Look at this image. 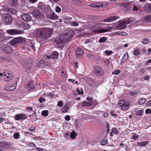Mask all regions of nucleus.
<instances>
[{
	"mask_svg": "<svg viewBox=\"0 0 151 151\" xmlns=\"http://www.w3.org/2000/svg\"><path fill=\"white\" fill-rule=\"evenodd\" d=\"M53 32V29L52 28H44L37 31L36 36L39 39L45 40L51 36Z\"/></svg>",
	"mask_w": 151,
	"mask_h": 151,
	"instance_id": "f257e3e1",
	"label": "nucleus"
},
{
	"mask_svg": "<svg viewBox=\"0 0 151 151\" xmlns=\"http://www.w3.org/2000/svg\"><path fill=\"white\" fill-rule=\"evenodd\" d=\"M6 32L7 33L11 35L21 34L23 33V31L19 29L17 30L13 29L6 30Z\"/></svg>",
	"mask_w": 151,
	"mask_h": 151,
	"instance_id": "f03ea898",
	"label": "nucleus"
},
{
	"mask_svg": "<svg viewBox=\"0 0 151 151\" xmlns=\"http://www.w3.org/2000/svg\"><path fill=\"white\" fill-rule=\"evenodd\" d=\"M3 20L4 22L7 24H10L12 21V18L10 15L8 14H5L3 15Z\"/></svg>",
	"mask_w": 151,
	"mask_h": 151,
	"instance_id": "7ed1b4c3",
	"label": "nucleus"
},
{
	"mask_svg": "<svg viewBox=\"0 0 151 151\" xmlns=\"http://www.w3.org/2000/svg\"><path fill=\"white\" fill-rule=\"evenodd\" d=\"M94 73L95 75L100 76L104 74V71L101 67L97 66L95 68Z\"/></svg>",
	"mask_w": 151,
	"mask_h": 151,
	"instance_id": "20e7f679",
	"label": "nucleus"
},
{
	"mask_svg": "<svg viewBox=\"0 0 151 151\" xmlns=\"http://www.w3.org/2000/svg\"><path fill=\"white\" fill-rule=\"evenodd\" d=\"M69 41L68 39H66V37H63L62 36L60 37L59 40H56L57 45H58L59 46H61L62 43H64L66 42Z\"/></svg>",
	"mask_w": 151,
	"mask_h": 151,
	"instance_id": "39448f33",
	"label": "nucleus"
},
{
	"mask_svg": "<svg viewBox=\"0 0 151 151\" xmlns=\"http://www.w3.org/2000/svg\"><path fill=\"white\" fill-rule=\"evenodd\" d=\"M128 24L127 20L124 21L119 23L116 25V29H124L127 27V25Z\"/></svg>",
	"mask_w": 151,
	"mask_h": 151,
	"instance_id": "423d86ee",
	"label": "nucleus"
},
{
	"mask_svg": "<svg viewBox=\"0 0 151 151\" xmlns=\"http://www.w3.org/2000/svg\"><path fill=\"white\" fill-rule=\"evenodd\" d=\"M22 41V40L20 38L17 37L11 40L9 42V43L12 46H14Z\"/></svg>",
	"mask_w": 151,
	"mask_h": 151,
	"instance_id": "0eeeda50",
	"label": "nucleus"
},
{
	"mask_svg": "<svg viewBox=\"0 0 151 151\" xmlns=\"http://www.w3.org/2000/svg\"><path fill=\"white\" fill-rule=\"evenodd\" d=\"M0 76H7V78L8 79V80H6L7 81L9 82L10 81H11V83H13L14 82V80L13 79V77L12 75H11L9 73H8L7 75L6 74H4V73H0Z\"/></svg>",
	"mask_w": 151,
	"mask_h": 151,
	"instance_id": "6e6552de",
	"label": "nucleus"
},
{
	"mask_svg": "<svg viewBox=\"0 0 151 151\" xmlns=\"http://www.w3.org/2000/svg\"><path fill=\"white\" fill-rule=\"evenodd\" d=\"M113 28L110 27H107L105 28H101L96 29V32L99 33H102L109 32L110 30L113 29Z\"/></svg>",
	"mask_w": 151,
	"mask_h": 151,
	"instance_id": "1a4fd4ad",
	"label": "nucleus"
},
{
	"mask_svg": "<svg viewBox=\"0 0 151 151\" xmlns=\"http://www.w3.org/2000/svg\"><path fill=\"white\" fill-rule=\"evenodd\" d=\"M38 7L39 9L45 12L47 11L48 8V6L41 2L39 3Z\"/></svg>",
	"mask_w": 151,
	"mask_h": 151,
	"instance_id": "9d476101",
	"label": "nucleus"
},
{
	"mask_svg": "<svg viewBox=\"0 0 151 151\" xmlns=\"http://www.w3.org/2000/svg\"><path fill=\"white\" fill-rule=\"evenodd\" d=\"M21 17L22 19L25 22L29 21L31 19V17L29 14L26 13L22 14Z\"/></svg>",
	"mask_w": 151,
	"mask_h": 151,
	"instance_id": "9b49d317",
	"label": "nucleus"
},
{
	"mask_svg": "<svg viewBox=\"0 0 151 151\" xmlns=\"http://www.w3.org/2000/svg\"><path fill=\"white\" fill-rule=\"evenodd\" d=\"M26 116L24 114H17L15 117V119L17 120H20L22 119H25L27 118Z\"/></svg>",
	"mask_w": 151,
	"mask_h": 151,
	"instance_id": "f8f14e48",
	"label": "nucleus"
},
{
	"mask_svg": "<svg viewBox=\"0 0 151 151\" xmlns=\"http://www.w3.org/2000/svg\"><path fill=\"white\" fill-rule=\"evenodd\" d=\"M83 51L82 49L78 48L77 49L75 55L77 58H78L83 55Z\"/></svg>",
	"mask_w": 151,
	"mask_h": 151,
	"instance_id": "ddd939ff",
	"label": "nucleus"
},
{
	"mask_svg": "<svg viewBox=\"0 0 151 151\" xmlns=\"http://www.w3.org/2000/svg\"><path fill=\"white\" fill-rule=\"evenodd\" d=\"M144 10L147 13H151V4H147L143 7Z\"/></svg>",
	"mask_w": 151,
	"mask_h": 151,
	"instance_id": "4468645a",
	"label": "nucleus"
},
{
	"mask_svg": "<svg viewBox=\"0 0 151 151\" xmlns=\"http://www.w3.org/2000/svg\"><path fill=\"white\" fill-rule=\"evenodd\" d=\"M16 83H14L12 86H6L5 87V88L6 90L8 91H13L16 89Z\"/></svg>",
	"mask_w": 151,
	"mask_h": 151,
	"instance_id": "2eb2a0df",
	"label": "nucleus"
},
{
	"mask_svg": "<svg viewBox=\"0 0 151 151\" xmlns=\"http://www.w3.org/2000/svg\"><path fill=\"white\" fill-rule=\"evenodd\" d=\"M18 24L22 25L23 26V27L24 29H28L30 28V25H29L27 23H24L23 22L20 21L18 22Z\"/></svg>",
	"mask_w": 151,
	"mask_h": 151,
	"instance_id": "dca6fc26",
	"label": "nucleus"
},
{
	"mask_svg": "<svg viewBox=\"0 0 151 151\" xmlns=\"http://www.w3.org/2000/svg\"><path fill=\"white\" fill-rule=\"evenodd\" d=\"M3 51L7 53H10L12 52V50L10 46L6 45L3 47Z\"/></svg>",
	"mask_w": 151,
	"mask_h": 151,
	"instance_id": "f3484780",
	"label": "nucleus"
},
{
	"mask_svg": "<svg viewBox=\"0 0 151 151\" xmlns=\"http://www.w3.org/2000/svg\"><path fill=\"white\" fill-rule=\"evenodd\" d=\"M58 52L56 51L53 52L51 55H50V58L51 59H56L58 58Z\"/></svg>",
	"mask_w": 151,
	"mask_h": 151,
	"instance_id": "a211bd4d",
	"label": "nucleus"
},
{
	"mask_svg": "<svg viewBox=\"0 0 151 151\" xmlns=\"http://www.w3.org/2000/svg\"><path fill=\"white\" fill-rule=\"evenodd\" d=\"M142 21L144 23L151 22V15H149L145 16L143 19Z\"/></svg>",
	"mask_w": 151,
	"mask_h": 151,
	"instance_id": "6ab92c4d",
	"label": "nucleus"
},
{
	"mask_svg": "<svg viewBox=\"0 0 151 151\" xmlns=\"http://www.w3.org/2000/svg\"><path fill=\"white\" fill-rule=\"evenodd\" d=\"M116 19V18L115 17H109L103 19L102 22H110L111 21L114 20Z\"/></svg>",
	"mask_w": 151,
	"mask_h": 151,
	"instance_id": "aec40b11",
	"label": "nucleus"
},
{
	"mask_svg": "<svg viewBox=\"0 0 151 151\" xmlns=\"http://www.w3.org/2000/svg\"><path fill=\"white\" fill-rule=\"evenodd\" d=\"M6 10L8 12L13 14H15L17 12V11L15 9L11 8H6Z\"/></svg>",
	"mask_w": 151,
	"mask_h": 151,
	"instance_id": "412c9836",
	"label": "nucleus"
},
{
	"mask_svg": "<svg viewBox=\"0 0 151 151\" xmlns=\"http://www.w3.org/2000/svg\"><path fill=\"white\" fill-rule=\"evenodd\" d=\"M74 34V32L73 30H70L68 31L67 33L68 38H71Z\"/></svg>",
	"mask_w": 151,
	"mask_h": 151,
	"instance_id": "4be33fe9",
	"label": "nucleus"
},
{
	"mask_svg": "<svg viewBox=\"0 0 151 151\" xmlns=\"http://www.w3.org/2000/svg\"><path fill=\"white\" fill-rule=\"evenodd\" d=\"M49 18L51 19L56 20L58 19V16L54 13H53L50 15Z\"/></svg>",
	"mask_w": 151,
	"mask_h": 151,
	"instance_id": "5701e85b",
	"label": "nucleus"
},
{
	"mask_svg": "<svg viewBox=\"0 0 151 151\" xmlns=\"http://www.w3.org/2000/svg\"><path fill=\"white\" fill-rule=\"evenodd\" d=\"M40 13L41 12L37 10H35L32 12L33 15L36 17H40Z\"/></svg>",
	"mask_w": 151,
	"mask_h": 151,
	"instance_id": "b1692460",
	"label": "nucleus"
},
{
	"mask_svg": "<svg viewBox=\"0 0 151 151\" xmlns=\"http://www.w3.org/2000/svg\"><path fill=\"white\" fill-rule=\"evenodd\" d=\"M91 105V101L86 102L84 101L82 102L81 106H82L84 107L86 106H89Z\"/></svg>",
	"mask_w": 151,
	"mask_h": 151,
	"instance_id": "393cba45",
	"label": "nucleus"
},
{
	"mask_svg": "<svg viewBox=\"0 0 151 151\" xmlns=\"http://www.w3.org/2000/svg\"><path fill=\"white\" fill-rule=\"evenodd\" d=\"M129 106V104L127 103H125L121 108L123 110H127L128 109Z\"/></svg>",
	"mask_w": 151,
	"mask_h": 151,
	"instance_id": "a878e982",
	"label": "nucleus"
},
{
	"mask_svg": "<svg viewBox=\"0 0 151 151\" xmlns=\"http://www.w3.org/2000/svg\"><path fill=\"white\" fill-rule=\"evenodd\" d=\"M77 135V133L74 131H72L70 134V137L72 139H74L76 138Z\"/></svg>",
	"mask_w": 151,
	"mask_h": 151,
	"instance_id": "bb28decb",
	"label": "nucleus"
},
{
	"mask_svg": "<svg viewBox=\"0 0 151 151\" xmlns=\"http://www.w3.org/2000/svg\"><path fill=\"white\" fill-rule=\"evenodd\" d=\"M116 34H117L120 36H126L128 34L126 32H116L115 33Z\"/></svg>",
	"mask_w": 151,
	"mask_h": 151,
	"instance_id": "cd10ccee",
	"label": "nucleus"
},
{
	"mask_svg": "<svg viewBox=\"0 0 151 151\" xmlns=\"http://www.w3.org/2000/svg\"><path fill=\"white\" fill-rule=\"evenodd\" d=\"M128 58V55L127 53H126L123 57L122 61L123 62H125Z\"/></svg>",
	"mask_w": 151,
	"mask_h": 151,
	"instance_id": "c85d7f7f",
	"label": "nucleus"
},
{
	"mask_svg": "<svg viewBox=\"0 0 151 151\" xmlns=\"http://www.w3.org/2000/svg\"><path fill=\"white\" fill-rule=\"evenodd\" d=\"M90 6L93 7V8H99L101 7V6L100 5H98L96 3V4H94L93 3L92 4H91L90 5Z\"/></svg>",
	"mask_w": 151,
	"mask_h": 151,
	"instance_id": "c756f323",
	"label": "nucleus"
},
{
	"mask_svg": "<svg viewBox=\"0 0 151 151\" xmlns=\"http://www.w3.org/2000/svg\"><path fill=\"white\" fill-rule=\"evenodd\" d=\"M48 114V111L47 110H45L42 111L41 113L42 116L46 117L47 116Z\"/></svg>",
	"mask_w": 151,
	"mask_h": 151,
	"instance_id": "7c9ffc66",
	"label": "nucleus"
},
{
	"mask_svg": "<svg viewBox=\"0 0 151 151\" xmlns=\"http://www.w3.org/2000/svg\"><path fill=\"white\" fill-rule=\"evenodd\" d=\"M68 106L67 105H65L62 109V111L63 113H65L66 112L68 109Z\"/></svg>",
	"mask_w": 151,
	"mask_h": 151,
	"instance_id": "2f4dec72",
	"label": "nucleus"
},
{
	"mask_svg": "<svg viewBox=\"0 0 151 151\" xmlns=\"http://www.w3.org/2000/svg\"><path fill=\"white\" fill-rule=\"evenodd\" d=\"M132 134H133V135L132 137H131V139L133 140H137L138 138V135H136V134L134 133H132Z\"/></svg>",
	"mask_w": 151,
	"mask_h": 151,
	"instance_id": "473e14b6",
	"label": "nucleus"
},
{
	"mask_svg": "<svg viewBox=\"0 0 151 151\" xmlns=\"http://www.w3.org/2000/svg\"><path fill=\"white\" fill-rule=\"evenodd\" d=\"M106 40L107 38L106 37H103L99 40L98 42L100 43H102L106 41Z\"/></svg>",
	"mask_w": 151,
	"mask_h": 151,
	"instance_id": "72a5a7b5",
	"label": "nucleus"
},
{
	"mask_svg": "<svg viewBox=\"0 0 151 151\" xmlns=\"http://www.w3.org/2000/svg\"><path fill=\"white\" fill-rule=\"evenodd\" d=\"M143 112V110H141L137 111L136 112V114L138 116H141L142 115Z\"/></svg>",
	"mask_w": 151,
	"mask_h": 151,
	"instance_id": "f704fd0d",
	"label": "nucleus"
},
{
	"mask_svg": "<svg viewBox=\"0 0 151 151\" xmlns=\"http://www.w3.org/2000/svg\"><path fill=\"white\" fill-rule=\"evenodd\" d=\"M148 142L145 141L138 143V145L142 146H145L147 144Z\"/></svg>",
	"mask_w": 151,
	"mask_h": 151,
	"instance_id": "c9c22d12",
	"label": "nucleus"
},
{
	"mask_svg": "<svg viewBox=\"0 0 151 151\" xmlns=\"http://www.w3.org/2000/svg\"><path fill=\"white\" fill-rule=\"evenodd\" d=\"M145 100L144 99H140L138 101V104L140 105H142L144 104L145 102Z\"/></svg>",
	"mask_w": 151,
	"mask_h": 151,
	"instance_id": "e433bc0d",
	"label": "nucleus"
},
{
	"mask_svg": "<svg viewBox=\"0 0 151 151\" xmlns=\"http://www.w3.org/2000/svg\"><path fill=\"white\" fill-rule=\"evenodd\" d=\"M125 103V101L124 100H120L119 103V106L121 107Z\"/></svg>",
	"mask_w": 151,
	"mask_h": 151,
	"instance_id": "4c0bfd02",
	"label": "nucleus"
},
{
	"mask_svg": "<svg viewBox=\"0 0 151 151\" xmlns=\"http://www.w3.org/2000/svg\"><path fill=\"white\" fill-rule=\"evenodd\" d=\"M120 72V71L119 70H115L114 71H113L112 73L113 75H117Z\"/></svg>",
	"mask_w": 151,
	"mask_h": 151,
	"instance_id": "58836bf2",
	"label": "nucleus"
},
{
	"mask_svg": "<svg viewBox=\"0 0 151 151\" xmlns=\"http://www.w3.org/2000/svg\"><path fill=\"white\" fill-rule=\"evenodd\" d=\"M71 25L73 26L76 27L78 25V24L77 22H72L70 23Z\"/></svg>",
	"mask_w": 151,
	"mask_h": 151,
	"instance_id": "ea45409f",
	"label": "nucleus"
},
{
	"mask_svg": "<svg viewBox=\"0 0 151 151\" xmlns=\"http://www.w3.org/2000/svg\"><path fill=\"white\" fill-rule=\"evenodd\" d=\"M19 136V134L18 132H16L14 134V137L15 139H17Z\"/></svg>",
	"mask_w": 151,
	"mask_h": 151,
	"instance_id": "a19ab883",
	"label": "nucleus"
},
{
	"mask_svg": "<svg viewBox=\"0 0 151 151\" xmlns=\"http://www.w3.org/2000/svg\"><path fill=\"white\" fill-rule=\"evenodd\" d=\"M149 42V41L148 39L147 38H144V39L142 41V42L145 44H147Z\"/></svg>",
	"mask_w": 151,
	"mask_h": 151,
	"instance_id": "79ce46f5",
	"label": "nucleus"
},
{
	"mask_svg": "<svg viewBox=\"0 0 151 151\" xmlns=\"http://www.w3.org/2000/svg\"><path fill=\"white\" fill-rule=\"evenodd\" d=\"M134 20V19L132 18H130L128 19L127 21V23H128V24H129L133 22Z\"/></svg>",
	"mask_w": 151,
	"mask_h": 151,
	"instance_id": "37998d69",
	"label": "nucleus"
},
{
	"mask_svg": "<svg viewBox=\"0 0 151 151\" xmlns=\"http://www.w3.org/2000/svg\"><path fill=\"white\" fill-rule=\"evenodd\" d=\"M112 132L115 134H117L118 132V131L116 128H113L112 129Z\"/></svg>",
	"mask_w": 151,
	"mask_h": 151,
	"instance_id": "c03bdc74",
	"label": "nucleus"
},
{
	"mask_svg": "<svg viewBox=\"0 0 151 151\" xmlns=\"http://www.w3.org/2000/svg\"><path fill=\"white\" fill-rule=\"evenodd\" d=\"M17 0H11V2L12 5L15 6L16 4Z\"/></svg>",
	"mask_w": 151,
	"mask_h": 151,
	"instance_id": "a18cd8bd",
	"label": "nucleus"
},
{
	"mask_svg": "<svg viewBox=\"0 0 151 151\" xmlns=\"http://www.w3.org/2000/svg\"><path fill=\"white\" fill-rule=\"evenodd\" d=\"M55 11L57 12H59L61 11V9L59 6H57L56 8Z\"/></svg>",
	"mask_w": 151,
	"mask_h": 151,
	"instance_id": "49530a36",
	"label": "nucleus"
},
{
	"mask_svg": "<svg viewBox=\"0 0 151 151\" xmlns=\"http://www.w3.org/2000/svg\"><path fill=\"white\" fill-rule=\"evenodd\" d=\"M58 106L62 107L63 105V102L62 101H60L58 103Z\"/></svg>",
	"mask_w": 151,
	"mask_h": 151,
	"instance_id": "de8ad7c7",
	"label": "nucleus"
},
{
	"mask_svg": "<svg viewBox=\"0 0 151 151\" xmlns=\"http://www.w3.org/2000/svg\"><path fill=\"white\" fill-rule=\"evenodd\" d=\"M39 102L40 103H42L43 101H45V98H43L42 97H40L39 99Z\"/></svg>",
	"mask_w": 151,
	"mask_h": 151,
	"instance_id": "09e8293b",
	"label": "nucleus"
},
{
	"mask_svg": "<svg viewBox=\"0 0 151 151\" xmlns=\"http://www.w3.org/2000/svg\"><path fill=\"white\" fill-rule=\"evenodd\" d=\"M130 94L133 96L134 95H137L138 94V93L137 91H131L130 92Z\"/></svg>",
	"mask_w": 151,
	"mask_h": 151,
	"instance_id": "8fccbe9b",
	"label": "nucleus"
},
{
	"mask_svg": "<svg viewBox=\"0 0 151 151\" xmlns=\"http://www.w3.org/2000/svg\"><path fill=\"white\" fill-rule=\"evenodd\" d=\"M65 120L68 121L70 119V116L69 115H67L65 117Z\"/></svg>",
	"mask_w": 151,
	"mask_h": 151,
	"instance_id": "3c124183",
	"label": "nucleus"
},
{
	"mask_svg": "<svg viewBox=\"0 0 151 151\" xmlns=\"http://www.w3.org/2000/svg\"><path fill=\"white\" fill-rule=\"evenodd\" d=\"M145 112L147 114H151V110L149 109H147L145 111Z\"/></svg>",
	"mask_w": 151,
	"mask_h": 151,
	"instance_id": "603ef678",
	"label": "nucleus"
},
{
	"mask_svg": "<svg viewBox=\"0 0 151 151\" xmlns=\"http://www.w3.org/2000/svg\"><path fill=\"white\" fill-rule=\"evenodd\" d=\"M106 132H108L109 131V125L108 123H106Z\"/></svg>",
	"mask_w": 151,
	"mask_h": 151,
	"instance_id": "864d4df0",
	"label": "nucleus"
},
{
	"mask_svg": "<svg viewBox=\"0 0 151 151\" xmlns=\"http://www.w3.org/2000/svg\"><path fill=\"white\" fill-rule=\"evenodd\" d=\"M108 143V142L107 140H104L101 141V144L102 145H104Z\"/></svg>",
	"mask_w": 151,
	"mask_h": 151,
	"instance_id": "5fc2aeb1",
	"label": "nucleus"
},
{
	"mask_svg": "<svg viewBox=\"0 0 151 151\" xmlns=\"http://www.w3.org/2000/svg\"><path fill=\"white\" fill-rule=\"evenodd\" d=\"M105 53L107 55H109L112 53V51H109L108 50H106L105 51Z\"/></svg>",
	"mask_w": 151,
	"mask_h": 151,
	"instance_id": "6e6d98bb",
	"label": "nucleus"
},
{
	"mask_svg": "<svg viewBox=\"0 0 151 151\" xmlns=\"http://www.w3.org/2000/svg\"><path fill=\"white\" fill-rule=\"evenodd\" d=\"M44 58L47 59H51V58H50V55H47L45 54L44 56Z\"/></svg>",
	"mask_w": 151,
	"mask_h": 151,
	"instance_id": "4d7b16f0",
	"label": "nucleus"
},
{
	"mask_svg": "<svg viewBox=\"0 0 151 151\" xmlns=\"http://www.w3.org/2000/svg\"><path fill=\"white\" fill-rule=\"evenodd\" d=\"M134 54L135 55H138L139 54V52L138 50L137 49L135 50L134 52Z\"/></svg>",
	"mask_w": 151,
	"mask_h": 151,
	"instance_id": "13d9d810",
	"label": "nucleus"
},
{
	"mask_svg": "<svg viewBox=\"0 0 151 151\" xmlns=\"http://www.w3.org/2000/svg\"><path fill=\"white\" fill-rule=\"evenodd\" d=\"M29 146L30 147H36V145L32 142L30 143L29 144Z\"/></svg>",
	"mask_w": 151,
	"mask_h": 151,
	"instance_id": "bf43d9fd",
	"label": "nucleus"
},
{
	"mask_svg": "<svg viewBox=\"0 0 151 151\" xmlns=\"http://www.w3.org/2000/svg\"><path fill=\"white\" fill-rule=\"evenodd\" d=\"M35 129V128L33 127H30L29 128V130L32 132L34 131Z\"/></svg>",
	"mask_w": 151,
	"mask_h": 151,
	"instance_id": "052dcab7",
	"label": "nucleus"
},
{
	"mask_svg": "<svg viewBox=\"0 0 151 151\" xmlns=\"http://www.w3.org/2000/svg\"><path fill=\"white\" fill-rule=\"evenodd\" d=\"M139 70L140 72L142 73H144L145 72V69L144 68H141Z\"/></svg>",
	"mask_w": 151,
	"mask_h": 151,
	"instance_id": "680f3d73",
	"label": "nucleus"
},
{
	"mask_svg": "<svg viewBox=\"0 0 151 151\" xmlns=\"http://www.w3.org/2000/svg\"><path fill=\"white\" fill-rule=\"evenodd\" d=\"M30 46L32 48L33 50H35V47L34 46V45L32 43H30Z\"/></svg>",
	"mask_w": 151,
	"mask_h": 151,
	"instance_id": "e2e57ef3",
	"label": "nucleus"
},
{
	"mask_svg": "<svg viewBox=\"0 0 151 151\" xmlns=\"http://www.w3.org/2000/svg\"><path fill=\"white\" fill-rule=\"evenodd\" d=\"M3 143L2 142H0V151H1L3 148Z\"/></svg>",
	"mask_w": 151,
	"mask_h": 151,
	"instance_id": "0e129e2a",
	"label": "nucleus"
},
{
	"mask_svg": "<svg viewBox=\"0 0 151 151\" xmlns=\"http://www.w3.org/2000/svg\"><path fill=\"white\" fill-rule=\"evenodd\" d=\"M150 78L149 76L148 75H146L144 76V79L145 80H148Z\"/></svg>",
	"mask_w": 151,
	"mask_h": 151,
	"instance_id": "69168bd1",
	"label": "nucleus"
},
{
	"mask_svg": "<svg viewBox=\"0 0 151 151\" xmlns=\"http://www.w3.org/2000/svg\"><path fill=\"white\" fill-rule=\"evenodd\" d=\"M86 99L87 100L89 101H91L92 103V99L91 98L89 97H87L86 98Z\"/></svg>",
	"mask_w": 151,
	"mask_h": 151,
	"instance_id": "338daca9",
	"label": "nucleus"
},
{
	"mask_svg": "<svg viewBox=\"0 0 151 151\" xmlns=\"http://www.w3.org/2000/svg\"><path fill=\"white\" fill-rule=\"evenodd\" d=\"M36 150L37 151H42L43 150V149L41 148L37 147L36 148Z\"/></svg>",
	"mask_w": 151,
	"mask_h": 151,
	"instance_id": "774afa93",
	"label": "nucleus"
}]
</instances>
